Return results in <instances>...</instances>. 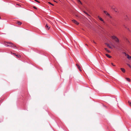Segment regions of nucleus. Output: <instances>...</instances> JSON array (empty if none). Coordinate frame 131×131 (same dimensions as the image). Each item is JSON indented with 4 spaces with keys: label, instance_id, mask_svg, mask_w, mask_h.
<instances>
[{
    "label": "nucleus",
    "instance_id": "nucleus-1",
    "mask_svg": "<svg viewBox=\"0 0 131 131\" xmlns=\"http://www.w3.org/2000/svg\"><path fill=\"white\" fill-rule=\"evenodd\" d=\"M111 38L112 39L114 40L117 43H119V40L116 36H111Z\"/></svg>",
    "mask_w": 131,
    "mask_h": 131
},
{
    "label": "nucleus",
    "instance_id": "nucleus-2",
    "mask_svg": "<svg viewBox=\"0 0 131 131\" xmlns=\"http://www.w3.org/2000/svg\"><path fill=\"white\" fill-rule=\"evenodd\" d=\"M7 43L9 45H7V46H6V47H13L14 48H15L16 49H17V47L16 46L14 45L13 43H12L10 42H7Z\"/></svg>",
    "mask_w": 131,
    "mask_h": 131
},
{
    "label": "nucleus",
    "instance_id": "nucleus-3",
    "mask_svg": "<svg viewBox=\"0 0 131 131\" xmlns=\"http://www.w3.org/2000/svg\"><path fill=\"white\" fill-rule=\"evenodd\" d=\"M104 13L106 14V15L109 17L112 18V17L110 15V14L108 13L106 11L104 10Z\"/></svg>",
    "mask_w": 131,
    "mask_h": 131
},
{
    "label": "nucleus",
    "instance_id": "nucleus-4",
    "mask_svg": "<svg viewBox=\"0 0 131 131\" xmlns=\"http://www.w3.org/2000/svg\"><path fill=\"white\" fill-rule=\"evenodd\" d=\"M124 53L125 54V55L127 56V58L129 60H131V57L130 56L127 54H126V53L125 52Z\"/></svg>",
    "mask_w": 131,
    "mask_h": 131
},
{
    "label": "nucleus",
    "instance_id": "nucleus-5",
    "mask_svg": "<svg viewBox=\"0 0 131 131\" xmlns=\"http://www.w3.org/2000/svg\"><path fill=\"white\" fill-rule=\"evenodd\" d=\"M72 21L73 23H74L77 25H78L79 24V23L75 20H72Z\"/></svg>",
    "mask_w": 131,
    "mask_h": 131
},
{
    "label": "nucleus",
    "instance_id": "nucleus-6",
    "mask_svg": "<svg viewBox=\"0 0 131 131\" xmlns=\"http://www.w3.org/2000/svg\"><path fill=\"white\" fill-rule=\"evenodd\" d=\"M76 65L77 66V68L79 69V70L80 71H81V67H80V66L78 64H76Z\"/></svg>",
    "mask_w": 131,
    "mask_h": 131
},
{
    "label": "nucleus",
    "instance_id": "nucleus-7",
    "mask_svg": "<svg viewBox=\"0 0 131 131\" xmlns=\"http://www.w3.org/2000/svg\"><path fill=\"white\" fill-rule=\"evenodd\" d=\"M45 27H46V29L47 30H49L50 28V27H49L48 26V25L47 24L46 25Z\"/></svg>",
    "mask_w": 131,
    "mask_h": 131
},
{
    "label": "nucleus",
    "instance_id": "nucleus-8",
    "mask_svg": "<svg viewBox=\"0 0 131 131\" xmlns=\"http://www.w3.org/2000/svg\"><path fill=\"white\" fill-rule=\"evenodd\" d=\"M125 19L126 20H129V18L127 15H126L125 16Z\"/></svg>",
    "mask_w": 131,
    "mask_h": 131
},
{
    "label": "nucleus",
    "instance_id": "nucleus-9",
    "mask_svg": "<svg viewBox=\"0 0 131 131\" xmlns=\"http://www.w3.org/2000/svg\"><path fill=\"white\" fill-rule=\"evenodd\" d=\"M105 44L109 48H110V49H111L112 48L108 44V43H105Z\"/></svg>",
    "mask_w": 131,
    "mask_h": 131
},
{
    "label": "nucleus",
    "instance_id": "nucleus-10",
    "mask_svg": "<svg viewBox=\"0 0 131 131\" xmlns=\"http://www.w3.org/2000/svg\"><path fill=\"white\" fill-rule=\"evenodd\" d=\"M105 55L108 57L109 58H111L112 57L110 56V55H108V54H105Z\"/></svg>",
    "mask_w": 131,
    "mask_h": 131
},
{
    "label": "nucleus",
    "instance_id": "nucleus-11",
    "mask_svg": "<svg viewBox=\"0 0 131 131\" xmlns=\"http://www.w3.org/2000/svg\"><path fill=\"white\" fill-rule=\"evenodd\" d=\"M16 23L18 24L19 25H21L22 23L19 21H17Z\"/></svg>",
    "mask_w": 131,
    "mask_h": 131
},
{
    "label": "nucleus",
    "instance_id": "nucleus-12",
    "mask_svg": "<svg viewBox=\"0 0 131 131\" xmlns=\"http://www.w3.org/2000/svg\"><path fill=\"white\" fill-rule=\"evenodd\" d=\"M122 71L123 72H125V69L123 68H121V69Z\"/></svg>",
    "mask_w": 131,
    "mask_h": 131
},
{
    "label": "nucleus",
    "instance_id": "nucleus-13",
    "mask_svg": "<svg viewBox=\"0 0 131 131\" xmlns=\"http://www.w3.org/2000/svg\"><path fill=\"white\" fill-rule=\"evenodd\" d=\"M98 18L101 21H103V20L101 18L100 16H98Z\"/></svg>",
    "mask_w": 131,
    "mask_h": 131
},
{
    "label": "nucleus",
    "instance_id": "nucleus-14",
    "mask_svg": "<svg viewBox=\"0 0 131 131\" xmlns=\"http://www.w3.org/2000/svg\"><path fill=\"white\" fill-rule=\"evenodd\" d=\"M105 50L108 53L110 52V51L109 50H108L106 48H105Z\"/></svg>",
    "mask_w": 131,
    "mask_h": 131
},
{
    "label": "nucleus",
    "instance_id": "nucleus-15",
    "mask_svg": "<svg viewBox=\"0 0 131 131\" xmlns=\"http://www.w3.org/2000/svg\"><path fill=\"white\" fill-rule=\"evenodd\" d=\"M126 79L128 82H130V80L129 78H126Z\"/></svg>",
    "mask_w": 131,
    "mask_h": 131
},
{
    "label": "nucleus",
    "instance_id": "nucleus-16",
    "mask_svg": "<svg viewBox=\"0 0 131 131\" xmlns=\"http://www.w3.org/2000/svg\"><path fill=\"white\" fill-rule=\"evenodd\" d=\"M78 2L80 4H82V3L81 1L80 0H77Z\"/></svg>",
    "mask_w": 131,
    "mask_h": 131
},
{
    "label": "nucleus",
    "instance_id": "nucleus-17",
    "mask_svg": "<svg viewBox=\"0 0 131 131\" xmlns=\"http://www.w3.org/2000/svg\"><path fill=\"white\" fill-rule=\"evenodd\" d=\"M84 13H85L86 14V15H87L88 16H90V15H89V14H88V13H87L86 12H85V11H84Z\"/></svg>",
    "mask_w": 131,
    "mask_h": 131
},
{
    "label": "nucleus",
    "instance_id": "nucleus-18",
    "mask_svg": "<svg viewBox=\"0 0 131 131\" xmlns=\"http://www.w3.org/2000/svg\"><path fill=\"white\" fill-rule=\"evenodd\" d=\"M15 56H16V57L17 58H19L20 57V56L18 55H15Z\"/></svg>",
    "mask_w": 131,
    "mask_h": 131
},
{
    "label": "nucleus",
    "instance_id": "nucleus-19",
    "mask_svg": "<svg viewBox=\"0 0 131 131\" xmlns=\"http://www.w3.org/2000/svg\"><path fill=\"white\" fill-rule=\"evenodd\" d=\"M129 104L130 105V106L131 107V102L130 101H128V102Z\"/></svg>",
    "mask_w": 131,
    "mask_h": 131
},
{
    "label": "nucleus",
    "instance_id": "nucleus-20",
    "mask_svg": "<svg viewBox=\"0 0 131 131\" xmlns=\"http://www.w3.org/2000/svg\"><path fill=\"white\" fill-rule=\"evenodd\" d=\"M92 41V42H93L95 44H96V43L94 41V40H93V41Z\"/></svg>",
    "mask_w": 131,
    "mask_h": 131
},
{
    "label": "nucleus",
    "instance_id": "nucleus-21",
    "mask_svg": "<svg viewBox=\"0 0 131 131\" xmlns=\"http://www.w3.org/2000/svg\"><path fill=\"white\" fill-rule=\"evenodd\" d=\"M127 64L130 68H131V66L130 64Z\"/></svg>",
    "mask_w": 131,
    "mask_h": 131
},
{
    "label": "nucleus",
    "instance_id": "nucleus-22",
    "mask_svg": "<svg viewBox=\"0 0 131 131\" xmlns=\"http://www.w3.org/2000/svg\"><path fill=\"white\" fill-rule=\"evenodd\" d=\"M48 3H49V4H51V5H52V6H53V5H53V4H52L50 2H48Z\"/></svg>",
    "mask_w": 131,
    "mask_h": 131
},
{
    "label": "nucleus",
    "instance_id": "nucleus-23",
    "mask_svg": "<svg viewBox=\"0 0 131 131\" xmlns=\"http://www.w3.org/2000/svg\"><path fill=\"white\" fill-rule=\"evenodd\" d=\"M7 42H6L5 43V45L6 46H7V45H7V44H8L7 43Z\"/></svg>",
    "mask_w": 131,
    "mask_h": 131
},
{
    "label": "nucleus",
    "instance_id": "nucleus-24",
    "mask_svg": "<svg viewBox=\"0 0 131 131\" xmlns=\"http://www.w3.org/2000/svg\"><path fill=\"white\" fill-rule=\"evenodd\" d=\"M114 10L115 12H117V9H115L114 8Z\"/></svg>",
    "mask_w": 131,
    "mask_h": 131
},
{
    "label": "nucleus",
    "instance_id": "nucleus-25",
    "mask_svg": "<svg viewBox=\"0 0 131 131\" xmlns=\"http://www.w3.org/2000/svg\"><path fill=\"white\" fill-rule=\"evenodd\" d=\"M35 1L36 2H37L38 3H40V2H39L38 1H37V0H35Z\"/></svg>",
    "mask_w": 131,
    "mask_h": 131
},
{
    "label": "nucleus",
    "instance_id": "nucleus-26",
    "mask_svg": "<svg viewBox=\"0 0 131 131\" xmlns=\"http://www.w3.org/2000/svg\"><path fill=\"white\" fill-rule=\"evenodd\" d=\"M111 64H112V65L113 66H115V65H114V64H113V63H111Z\"/></svg>",
    "mask_w": 131,
    "mask_h": 131
},
{
    "label": "nucleus",
    "instance_id": "nucleus-27",
    "mask_svg": "<svg viewBox=\"0 0 131 131\" xmlns=\"http://www.w3.org/2000/svg\"><path fill=\"white\" fill-rule=\"evenodd\" d=\"M113 46V47L114 48H116V46H114V45Z\"/></svg>",
    "mask_w": 131,
    "mask_h": 131
},
{
    "label": "nucleus",
    "instance_id": "nucleus-28",
    "mask_svg": "<svg viewBox=\"0 0 131 131\" xmlns=\"http://www.w3.org/2000/svg\"><path fill=\"white\" fill-rule=\"evenodd\" d=\"M11 53H12V54H14V55H16V54H15V53H12V52H11Z\"/></svg>",
    "mask_w": 131,
    "mask_h": 131
},
{
    "label": "nucleus",
    "instance_id": "nucleus-29",
    "mask_svg": "<svg viewBox=\"0 0 131 131\" xmlns=\"http://www.w3.org/2000/svg\"><path fill=\"white\" fill-rule=\"evenodd\" d=\"M34 8L35 9H36V7H34Z\"/></svg>",
    "mask_w": 131,
    "mask_h": 131
},
{
    "label": "nucleus",
    "instance_id": "nucleus-30",
    "mask_svg": "<svg viewBox=\"0 0 131 131\" xmlns=\"http://www.w3.org/2000/svg\"><path fill=\"white\" fill-rule=\"evenodd\" d=\"M124 26L126 28H127V27H126V26Z\"/></svg>",
    "mask_w": 131,
    "mask_h": 131
},
{
    "label": "nucleus",
    "instance_id": "nucleus-31",
    "mask_svg": "<svg viewBox=\"0 0 131 131\" xmlns=\"http://www.w3.org/2000/svg\"><path fill=\"white\" fill-rule=\"evenodd\" d=\"M127 29H128L129 30V28H128Z\"/></svg>",
    "mask_w": 131,
    "mask_h": 131
},
{
    "label": "nucleus",
    "instance_id": "nucleus-32",
    "mask_svg": "<svg viewBox=\"0 0 131 131\" xmlns=\"http://www.w3.org/2000/svg\"><path fill=\"white\" fill-rule=\"evenodd\" d=\"M111 8H113L112 7H111Z\"/></svg>",
    "mask_w": 131,
    "mask_h": 131
},
{
    "label": "nucleus",
    "instance_id": "nucleus-33",
    "mask_svg": "<svg viewBox=\"0 0 131 131\" xmlns=\"http://www.w3.org/2000/svg\"><path fill=\"white\" fill-rule=\"evenodd\" d=\"M1 18V17H0V19Z\"/></svg>",
    "mask_w": 131,
    "mask_h": 131
}]
</instances>
